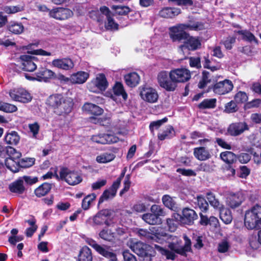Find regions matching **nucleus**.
Here are the masks:
<instances>
[{
  "instance_id": "nucleus-6",
  "label": "nucleus",
  "mask_w": 261,
  "mask_h": 261,
  "mask_svg": "<svg viewBox=\"0 0 261 261\" xmlns=\"http://www.w3.org/2000/svg\"><path fill=\"white\" fill-rule=\"evenodd\" d=\"M137 234L142 238L148 240H153L160 243H163L165 241L164 238L167 237L166 233H162L160 234L159 232V227H151L149 228V230L144 229H137Z\"/></svg>"
},
{
  "instance_id": "nucleus-53",
  "label": "nucleus",
  "mask_w": 261,
  "mask_h": 261,
  "mask_svg": "<svg viewBox=\"0 0 261 261\" xmlns=\"http://www.w3.org/2000/svg\"><path fill=\"white\" fill-rule=\"evenodd\" d=\"M96 198L95 194H89L85 197L82 201V208L84 210L89 208L91 202Z\"/></svg>"
},
{
  "instance_id": "nucleus-19",
  "label": "nucleus",
  "mask_w": 261,
  "mask_h": 261,
  "mask_svg": "<svg viewBox=\"0 0 261 261\" xmlns=\"http://www.w3.org/2000/svg\"><path fill=\"white\" fill-rule=\"evenodd\" d=\"M201 45V41L198 37L190 36L189 35L185 40L184 44L181 45L179 48L182 49L186 48L189 50L194 51L200 48Z\"/></svg>"
},
{
  "instance_id": "nucleus-24",
  "label": "nucleus",
  "mask_w": 261,
  "mask_h": 261,
  "mask_svg": "<svg viewBox=\"0 0 261 261\" xmlns=\"http://www.w3.org/2000/svg\"><path fill=\"white\" fill-rule=\"evenodd\" d=\"M100 11L102 14L106 15L107 19V23L106 27L107 29H117L118 24L115 23L113 18L112 17V14L109 9L106 7L103 6L100 8Z\"/></svg>"
},
{
  "instance_id": "nucleus-7",
  "label": "nucleus",
  "mask_w": 261,
  "mask_h": 261,
  "mask_svg": "<svg viewBox=\"0 0 261 261\" xmlns=\"http://www.w3.org/2000/svg\"><path fill=\"white\" fill-rule=\"evenodd\" d=\"M60 179L64 180L70 185L74 186L80 184L83 180L80 173L72 171L67 168H62L60 172Z\"/></svg>"
},
{
  "instance_id": "nucleus-14",
  "label": "nucleus",
  "mask_w": 261,
  "mask_h": 261,
  "mask_svg": "<svg viewBox=\"0 0 261 261\" xmlns=\"http://www.w3.org/2000/svg\"><path fill=\"white\" fill-rule=\"evenodd\" d=\"M140 95L143 100L149 103L156 102L159 98L156 90L149 86L140 88Z\"/></svg>"
},
{
  "instance_id": "nucleus-35",
  "label": "nucleus",
  "mask_w": 261,
  "mask_h": 261,
  "mask_svg": "<svg viewBox=\"0 0 261 261\" xmlns=\"http://www.w3.org/2000/svg\"><path fill=\"white\" fill-rule=\"evenodd\" d=\"M51 187V184L44 182L35 189V195L38 197L44 196L50 191Z\"/></svg>"
},
{
  "instance_id": "nucleus-61",
  "label": "nucleus",
  "mask_w": 261,
  "mask_h": 261,
  "mask_svg": "<svg viewBox=\"0 0 261 261\" xmlns=\"http://www.w3.org/2000/svg\"><path fill=\"white\" fill-rule=\"evenodd\" d=\"M238 110V107L236 102L231 100L225 105L224 112L226 113H233L236 112Z\"/></svg>"
},
{
  "instance_id": "nucleus-26",
  "label": "nucleus",
  "mask_w": 261,
  "mask_h": 261,
  "mask_svg": "<svg viewBox=\"0 0 261 261\" xmlns=\"http://www.w3.org/2000/svg\"><path fill=\"white\" fill-rule=\"evenodd\" d=\"M89 77L88 72L81 71L72 74L70 76V80L72 83L82 84L85 83Z\"/></svg>"
},
{
  "instance_id": "nucleus-55",
  "label": "nucleus",
  "mask_w": 261,
  "mask_h": 261,
  "mask_svg": "<svg viewBox=\"0 0 261 261\" xmlns=\"http://www.w3.org/2000/svg\"><path fill=\"white\" fill-rule=\"evenodd\" d=\"M163 204L170 209H173L175 207L176 203L174 199L168 195H164L162 197Z\"/></svg>"
},
{
  "instance_id": "nucleus-3",
  "label": "nucleus",
  "mask_w": 261,
  "mask_h": 261,
  "mask_svg": "<svg viewBox=\"0 0 261 261\" xmlns=\"http://www.w3.org/2000/svg\"><path fill=\"white\" fill-rule=\"evenodd\" d=\"M244 224L250 230L261 228V206L256 205L245 215Z\"/></svg>"
},
{
  "instance_id": "nucleus-38",
  "label": "nucleus",
  "mask_w": 261,
  "mask_h": 261,
  "mask_svg": "<svg viewBox=\"0 0 261 261\" xmlns=\"http://www.w3.org/2000/svg\"><path fill=\"white\" fill-rule=\"evenodd\" d=\"M19 161L14 160V158H8L5 161V165L8 169L13 172L19 171L20 167Z\"/></svg>"
},
{
  "instance_id": "nucleus-56",
  "label": "nucleus",
  "mask_w": 261,
  "mask_h": 261,
  "mask_svg": "<svg viewBox=\"0 0 261 261\" xmlns=\"http://www.w3.org/2000/svg\"><path fill=\"white\" fill-rule=\"evenodd\" d=\"M3 10L8 14H13L24 10V6L18 5L12 6H6Z\"/></svg>"
},
{
  "instance_id": "nucleus-25",
  "label": "nucleus",
  "mask_w": 261,
  "mask_h": 261,
  "mask_svg": "<svg viewBox=\"0 0 261 261\" xmlns=\"http://www.w3.org/2000/svg\"><path fill=\"white\" fill-rule=\"evenodd\" d=\"M56 77V73L52 70L42 68L37 73V81L47 82L49 80Z\"/></svg>"
},
{
  "instance_id": "nucleus-15",
  "label": "nucleus",
  "mask_w": 261,
  "mask_h": 261,
  "mask_svg": "<svg viewBox=\"0 0 261 261\" xmlns=\"http://www.w3.org/2000/svg\"><path fill=\"white\" fill-rule=\"evenodd\" d=\"M169 73L167 71L160 72L158 75V82L160 86L168 91H173L176 89L175 84L169 79Z\"/></svg>"
},
{
  "instance_id": "nucleus-46",
  "label": "nucleus",
  "mask_w": 261,
  "mask_h": 261,
  "mask_svg": "<svg viewBox=\"0 0 261 261\" xmlns=\"http://www.w3.org/2000/svg\"><path fill=\"white\" fill-rule=\"evenodd\" d=\"M174 136V131L172 126H169L165 130L158 134V138L163 141L166 139H170Z\"/></svg>"
},
{
  "instance_id": "nucleus-29",
  "label": "nucleus",
  "mask_w": 261,
  "mask_h": 261,
  "mask_svg": "<svg viewBox=\"0 0 261 261\" xmlns=\"http://www.w3.org/2000/svg\"><path fill=\"white\" fill-rule=\"evenodd\" d=\"M9 189L11 192L17 194H22L25 190V186L23 182V179L19 178L18 179L11 183L9 185Z\"/></svg>"
},
{
  "instance_id": "nucleus-51",
  "label": "nucleus",
  "mask_w": 261,
  "mask_h": 261,
  "mask_svg": "<svg viewBox=\"0 0 261 261\" xmlns=\"http://www.w3.org/2000/svg\"><path fill=\"white\" fill-rule=\"evenodd\" d=\"M87 242L88 245L93 248L97 252H98L99 254L103 255L106 254L107 250L105 249L103 247L98 244L96 241L92 239H89L87 241Z\"/></svg>"
},
{
  "instance_id": "nucleus-63",
  "label": "nucleus",
  "mask_w": 261,
  "mask_h": 261,
  "mask_svg": "<svg viewBox=\"0 0 261 261\" xmlns=\"http://www.w3.org/2000/svg\"><path fill=\"white\" fill-rule=\"evenodd\" d=\"M189 64L190 67L199 69L201 67L200 58L199 57H192L189 58Z\"/></svg>"
},
{
  "instance_id": "nucleus-12",
  "label": "nucleus",
  "mask_w": 261,
  "mask_h": 261,
  "mask_svg": "<svg viewBox=\"0 0 261 261\" xmlns=\"http://www.w3.org/2000/svg\"><path fill=\"white\" fill-rule=\"evenodd\" d=\"M20 59L21 62V67L23 70L33 72L37 67L39 61L35 56L29 55H23L20 56Z\"/></svg>"
},
{
  "instance_id": "nucleus-11",
  "label": "nucleus",
  "mask_w": 261,
  "mask_h": 261,
  "mask_svg": "<svg viewBox=\"0 0 261 261\" xmlns=\"http://www.w3.org/2000/svg\"><path fill=\"white\" fill-rule=\"evenodd\" d=\"M9 95L13 100L23 103L29 102L32 98L31 94L23 88L15 89L10 90Z\"/></svg>"
},
{
  "instance_id": "nucleus-58",
  "label": "nucleus",
  "mask_w": 261,
  "mask_h": 261,
  "mask_svg": "<svg viewBox=\"0 0 261 261\" xmlns=\"http://www.w3.org/2000/svg\"><path fill=\"white\" fill-rule=\"evenodd\" d=\"M238 34L242 36L243 39L249 41L257 42V40L255 36L250 32L246 30H241L237 32Z\"/></svg>"
},
{
  "instance_id": "nucleus-48",
  "label": "nucleus",
  "mask_w": 261,
  "mask_h": 261,
  "mask_svg": "<svg viewBox=\"0 0 261 261\" xmlns=\"http://www.w3.org/2000/svg\"><path fill=\"white\" fill-rule=\"evenodd\" d=\"M197 203L201 212H206L208 210V203L205 199L202 196L197 197Z\"/></svg>"
},
{
  "instance_id": "nucleus-31",
  "label": "nucleus",
  "mask_w": 261,
  "mask_h": 261,
  "mask_svg": "<svg viewBox=\"0 0 261 261\" xmlns=\"http://www.w3.org/2000/svg\"><path fill=\"white\" fill-rule=\"evenodd\" d=\"M113 95L112 98L114 99L115 96H122L124 100H126L127 98V94L125 92L122 83L116 82L113 87Z\"/></svg>"
},
{
  "instance_id": "nucleus-21",
  "label": "nucleus",
  "mask_w": 261,
  "mask_h": 261,
  "mask_svg": "<svg viewBox=\"0 0 261 261\" xmlns=\"http://www.w3.org/2000/svg\"><path fill=\"white\" fill-rule=\"evenodd\" d=\"M245 198L242 192L230 194L227 199V204L232 208L238 207L244 200Z\"/></svg>"
},
{
  "instance_id": "nucleus-39",
  "label": "nucleus",
  "mask_w": 261,
  "mask_h": 261,
  "mask_svg": "<svg viewBox=\"0 0 261 261\" xmlns=\"http://www.w3.org/2000/svg\"><path fill=\"white\" fill-rule=\"evenodd\" d=\"M142 219L147 223L150 225L160 224L161 220L158 218L153 213H146L142 215Z\"/></svg>"
},
{
  "instance_id": "nucleus-17",
  "label": "nucleus",
  "mask_w": 261,
  "mask_h": 261,
  "mask_svg": "<svg viewBox=\"0 0 261 261\" xmlns=\"http://www.w3.org/2000/svg\"><path fill=\"white\" fill-rule=\"evenodd\" d=\"M233 87L231 81L225 80L217 83L214 86V92L219 95H223L228 93L232 90Z\"/></svg>"
},
{
  "instance_id": "nucleus-59",
  "label": "nucleus",
  "mask_w": 261,
  "mask_h": 261,
  "mask_svg": "<svg viewBox=\"0 0 261 261\" xmlns=\"http://www.w3.org/2000/svg\"><path fill=\"white\" fill-rule=\"evenodd\" d=\"M150 211L157 216L158 218L166 215L164 210L161 206L156 204H153L151 206Z\"/></svg>"
},
{
  "instance_id": "nucleus-41",
  "label": "nucleus",
  "mask_w": 261,
  "mask_h": 261,
  "mask_svg": "<svg viewBox=\"0 0 261 261\" xmlns=\"http://www.w3.org/2000/svg\"><path fill=\"white\" fill-rule=\"evenodd\" d=\"M221 159L228 164H233L237 160L236 155L232 152L226 151L221 153Z\"/></svg>"
},
{
  "instance_id": "nucleus-64",
  "label": "nucleus",
  "mask_w": 261,
  "mask_h": 261,
  "mask_svg": "<svg viewBox=\"0 0 261 261\" xmlns=\"http://www.w3.org/2000/svg\"><path fill=\"white\" fill-rule=\"evenodd\" d=\"M236 42V37L229 36L223 41V44L227 49H231Z\"/></svg>"
},
{
  "instance_id": "nucleus-54",
  "label": "nucleus",
  "mask_w": 261,
  "mask_h": 261,
  "mask_svg": "<svg viewBox=\"0 0 261 261\" xmlns=\"http://www.w3.org/2000/svg\"><path fill=\"white\" fill-rule=\"evenodd\" d=\"M17 110V107L8 103L0 102V111L5 113H13Z\"/></svg>"
},
{
  "instance_id": "nucleus-34",
  "label": "nucleus",
  "mask_w": 261,
  "mask_h": 261,
  "mask_svg": "<svg viewBox=\"0 0 261 261\" xmlns=\"http://www.w3.org/2000/svg\"><path fill=\"white\" fill-rule=\"evenodd\" d=\"M126 84L130 87L137 86L140 81V77L136 72L129 73L124 76Z\"/></svg>"
},
{
  "instance_id": "nucleus-8",
  "label": "nucleus",
  "mask_w": 261,
  "mask_h": 261,
  "mask_svg": "<svg viewBox=\"0 0 261 261\" xmlns=\"http://www.w3.org/2000/svg\"><path fill=\"white\" fill-rule=\"evenodd\" d=\"M191 77L190 70L185 68L173 69L169 72V78L175 84L176 87L177 83L186 82L189 81Z\"/></svg>"
},
{
  "instance_id": "nucleus-49",
  "label": "nucleus",
  "mask_w": 261,
  "mask_h": 261,
  "mask_svg": "<svg viewBox=\"0 0 261 261\" xmlns=\"http://www.w3.org/2000/svg\"><path fill=\"white\" fill-rule=\"evenodd\" d=\"M216 103V98L205 99L199 105L200 109H212L215 107Z\"/></svg>"
},
{
  "instance_id": "nucleus-20",
  "label": "nucleus",
  "mask_w": 261,
  "mask_h": 261,
  "mask_svg": "<svg viewBox=\"0 0 261 261\" xmlns=\"http://www.w3.org/2000/svg\"><path fill=\"white\" fill-rule=\"evenodd\" d=\"M248 129V125L246 122L234 123L229 126L227 132L232 136H237Z\"/></svg>"
},
{
  "instance_id": "nucleus-30",
  "label": "nucleus",
  "mask_w": 261,
  "mask_h": 261,
  "mask_svg": "<svg viewBox=\"0 0 261 261\" xmlns=\"http://www.w3.org/2000/svg\"><path fill=\"white\" fill-rule=\"evenodd\" d=\"M108 131L115 134L123 136L127 134V131L125 129L123 122L120 121L112 122L110 129Z\"/></svg>"
},
{
  "instance_id": "nucleus-50",
  "label": "nucleus",
  "mask_w": 261,
  "mask_h": 261,
  "mask_svg": "<svg viewBox=\"0 0 261 261\" xmlns=\"http://www.w3.org/2000/svg\"><path fill=\"white\" fill-rule=\"evenodd\" d=\"M27 222L31 226V227L26 229L25 234L28 237H31L33 233L36 231L38 227L35 224L36 221L34 219L28 220L27 221Z\"/></svg>"
},
{
  "instance_id": "nucleus-62",
  "label": "nucleus",
  "mask_w": 261,
  "mask_h": 261,
  "mask_svg": "<svg viewBox=\"0 0 261 261\" xmlns=\"http://www.w3.org/2000/svg\"><path fill=\"white\" fill-rule=\"evenodd\" d=\"M19 162L21 168H29L34 164L35 159L34 158H24L22 159Z\"/></svg>"
},
{
  "instance_id": "nucleus-9",
  "label": "nucleus",
  "mask_w": 261,
  "mask_h": 261,
  "mask_svg": "<svg viewBox=\"0 0 261 261\" xmlns=\"http://www.w3.org/2000/svg\"><path fill=\"white\" fill-rule=\"evenodd\" d=\"M185 28L182 23L170 27L169 28V36L173 42H180L185 40L189 36V34L185 32Z\"/></svg>"
},
{
  "instance_id": "nucleus-57",
  "label": "nucleus",
  "mask_w": 261,
  "mask_h": 261,
  "mask_svg": "<svg viewBox=\"0 0 261 261\" xmlns=\"http://www.w3.org/2000/svg\"><path fill=\"white\" fill-rule=\"evenodd\" d=\"M112 9L116 14L119 15H125L130 11V9L126 6H113Z\"/></svg>"
},
{
  "instance_id": "nucleus-36",
  "label": "nucleus",
  "mask_w": 261,
  "mask_h": 261,
  "mask_svg": "<svg viewBox=\"0 0 261 261\" xmlns=\"http://www.w3.org/2000/svg\"><path fill=\"white\" fill-rule=\"evenodd\" d=\"M92 259L91 249L87 246L83 247L79 255V261H92Z\"/></svg>"
},
{
  "instance_id": "nucleus-44",
  "label": "nucleus",
  "mask_w": 261,
  "mask_h": 261,
  "mask_svg": "<svg viewBox=\"0 0 261 261\" xmlns=\"http://www.w3.org/2000/svg\"><path fill=\"white\" fill-rule=\"evenodd\" d=\"M212 79L210 72L206 71L202 72L201 80L198 83V87L200 89L204 88L207 84L212 82Z\"/></svg>"
},
{
  "instance_id": "nucleus-13",
  "label": "nucleus",
  "mask_w": 261,
  "mask_h": 261,
  "mask_svg": "<svg viewBox=\"0 0 261 261\" xmlns=\"http://www.w3.org/2000/svg\"><path fill=\"white\" fill-rule=\"evenodd\" d=\"M124 173H122L121 176L115 181L112 186L107 190H106L100 196L98 203H102L106 200H108L114 198L116 194L117 189L119 187L122 178L124 176Z\"/></svg>"
},
{
  "instance_id": "nucleus-10",
  "label": "nucleus",
  "mask_w": 261,
  "mask_h": 261,
  "mask_svg": "<svg viewBox=\"0 0 261 261\" xmlns=\"http://www.w3.org/2000/svg\"><path fill=\"white\" fill-rule=\"evenodd\" d=\"M111 215V211L109 209H103L98 212L92 218L93 226H101L103 224L109 226V218Z\"/></svg>"
},
{
  "instance_id": "nucleus-32",
  "label": "nucleus",
  "mask_w": 261,
  "mask_h": 261,
  "mask_svg": "<svg viewBox=\"0 0 261 261\" xmlns=\"http://www.w3.org/2000/svg\"><path fill=\"white\" fill-rule=\"evenodd\" d=\"M206 198L210 204L214 207V209L218 210L222 207L223 205L216 198L214 193L208 192L206 193Z\"/></svg>"
},
{
  "instance_id": "nucleus-16",
  "label": "nucleus",
  "mask_w": 261,
  "mask_h": 261,
  "mask_svg": "<svg viewBox=\"0 0 261 261\" xmlns=\"http://www.w3.org/2000/svg\"><path fill=\"white\" fill-rule=\"evenodd\" d=\"M49 15L56 19L63 20L71 17L73 12L69 9L59 7L50 10Z\"/></svg>"
},
{
  "instance_id": "nucleus-22",
  "label": "nucleus",
  "mask_w": 261,
  "mask_h": 261,
  "mask_svg": "<svg viewBox=\"0 0 261 261\" xmlns=\"http://www.w3.org/2000/svg\"><path fill=\"white\" fill-rule=\"evenodd\" d=\"M198 218V215L192 209L185 208L182 211L181 219L184 223L190 225Z\"/></svg>"
},
{
  "instance_id": "nucleus-5",
  "label": "nucleus",
  "mask_w": 261,
  "mask_h": 261,
  "mask_svg": "<svg viewBox=\"0 0 261 261\" xmlns=\"http://www.w3.org/2000/svg\"><path fill=\"white\" fill-rule=\"evenodd\" d=\"M108 82L103 73L97 74L95 77L88 83V90L95 93H100L105 91L108 87Z\"/></svg>"
},
{
  "instance_id": "nucleus-47",
  "label": "nucleus",
  "mask_w": 261,
  "mask_h": 261,
  "mask_svg": "<svg viewBox=\"0 0 261 261\" xmlns=\"http://www.w3.org/2000/svg\"><path fill=\"white\" fill-rule=\"evenodd\" d=\"M182 24L184 25L186 30L198 31L203 29V25L201 23L197 21H189L187 23Z\"/></svg>"
},
{
  "instance_id": "nucleus-2",
  "label": "nucleus",
  "mask_w": 261,
  "mask_h": 261,
  "mask_svg": "<svg viewBox=\"0 0 261 261\" xmlns=\"http://www.w3.org/2000/svg\"><path fill=\"white\" fill-rule=\"evenodd\" d=\"M185 245L180 246L177 244L171 243L169 244L168 247L171 251L165 249L158 245H154V249L162 254L165 255L168 259L174 260L175 258V253L181 255H186L187 252L191 250V241L187 236H184Z\"/></svg>"
},
{
  "instance_id": "nucleus-52",
  "label": "nucleus",
  "mask_w": 261,
  "mask_h": 261,
  "mask_svg": "<svg viewBox=\"0 0 261 261\" xmlns=\"http://www.w3.org/2000/svg\"><path fill=\"white\" fill-rule=\"evenodd\" d=\"M99 236L102 239L109 242L113 241L114 238V233L105 229H103L99 232Z\"/></svg>"
},
{
  "instance_id": "nucleus-37",
  "label": "nucleus",
  "mask_w": 261,
  "mask_h": 261,
  "mask_svg": "<svg viewBox=\"0 0 261 261\" xmlns=\"http://www.w3.org/2000/svg\"><path fill=\"white\" fill-rule=\"evenodd\" d=\"M20 140V137L18 133L15 131H12L7 133L5 137L6 143L9 145H16Z\"/></svg>"
},
{
  "instance_id": "nucleus-28",
  "label": "nucleus",
  "mask_w": 261,
  "mask_h": 261,
  "mask_svg": "<svg viewBox=\"0 0 261 261\" xmlns=\"http://www.w3.org/2000/svg\"><path fill=\"white\" fill-rule=\"evenodd\" d=\"M83 112L89 114H102L103 110L99 106L92 103H86L82 108Z\"/></svg>"
},
{
  "instance_id": "nucleus-23",
  "label": "nucleus",
  "mask_w": 261,
  "mask_h": 261,
  "mask_svg": "<svg viewBox=\"0 0 261 261\" xmlns=\"http://www.w3.org/2000/svg\"><path fill=\"white\" fill-rule=\"evenodd\" d=\"M193 153L195 157L199 161H205L212 156L210 150L204 146L195 148Z\"/></svg>"
},
{
  "instance_id": "nucleus-18",
  "label": "nucleus",
  "mask_w": 261,
  "mask_h": 261,
  "mask_svg": "<svg viewBox=\"0 0 261 261\" xmlns=\"http://www.w3.org/2000/svg\"><path fill=\"white\" fill-rule=\"evenodd\" d=\"M53 67L64 70H69L74 67V63L69 58H61L54 59L51 62Z\"/></svg>"
},
{
  "instance_id": "nucleus-4",
  "label": "nucleus",
  "mask_w": 261,
  "mask_h": 261,
  "mask_svg": "<svg viewBox=\"0 0 261 261\" xmlns=\"http://www.w3.org/2000/svg\"><path fill=\"white\" fill-rule=\"evenodd\" d=\"M127 246L138 255L142 257L141 261H152L151 256H154V246H151L141 242H134L130 240L127 243Z\"/></svg>"
},
{
  "instance_id": "nucleus-1",
  "label": "nucleus",
  "mask_w": 261,
  "mask_h": 261,
  "mask_svg": "<svg viewBox=\"0 0 261 261\" xmlns=\"http://www.w3.org/2000/svg\"><path fill=\"white\" fill-rule=\"evenodd\" d=\"M49 108L55 113L61 112L66 114L71 112L73 106V99L70 97H64L62 94L50 95L46 100Z\"/></svg>"
},
{
  "instance_id": "nucleus-42",
  "label": "nucleus",
  "mask_w": 261,
  "mask_h": 261,
  "mask_svg": "<svg viewBox=\"0 0 261 261\" xmlns=\"http://www.w3.org/2000/svg\"><path fill=\"white\" fill-rule=\"evenodd\" d=\"M115 158V155L113 153L105 152L97 155L96 161L101 164H105L113 161Z\"/></svg>"
},
{
  "instance_id": "nucleus-33",
  "label": "nucleus",
  "mask_w": 261,
  "mask_h": 261,
  "mask_svg": "<svg viewBox=\"0 0 261 261\" xmlns=\"http://www.w3.org/2000/svg\"><path fill=\"white\" fill-rule=\"evenodd\" d=\"M218 210L220 212V218L221 220L226 224L230 223L232 220L230 210L225 208L224 205H222V207Z\"/></svg>"
},
{
  "instance_id": "nucleus-45",
  "label": "nucleus",
  "mask_w": 261,
  "mask_h": 261,
  "mask_svg": "<svg viewBox=\"0 0 261 261\" xmlns=\"http://www.w3.org/2000/svg\"><path fill=\"white\" fill-rule=\"evenodd\" d=\"M9 31L15 34H20L23 32L24 27L21 23L11 22L9 25Z\"/></svg>"
},
{
  "instance_id": "nucleus-40",
  "label": "nucleus",
  "mask_w": 261,
  "mask_h": 261,
  "mask_svg": "<svg viewBox=\"0 0 261 261\" xmlns=\"http://www.w3.org/2000/svg\"><path fill=\"white\" fill-rule=\"evenodd\" d=\"M119 139L115 135L111 134H101L100 144H112L118 142Z\"/></svg>"
},
{
  "instance_id": "nucleus-27",
  "label": "nucleus",
  "mask_w": 261,
  "mask_h": 261,
  "mask_svg": "<svg viewBox=\"0 0 261 261\" xmlns=\"http://www.w3.org/2000/svg\"><path fill=\"white\" fill-rule=\"evenodd\" d=\"M180 13V10L176 8L166 7L159 12V15L163 18H173Z\"/></svg>"
},
{
  "instance_id": "nucleus-60",
  "label": "nucleus",
  "mask_w": 261,
  "mask_h": 261,
  "mask_svg": "<svg viewBox=\"0 0 261 261\" xmlns=\"http://www.w3.org/2000/svg\"><path fill=\"white\" fill-rule=\"evenodd\" d=\"M167 118L165 117L162 119L151 122L149 125V129L151 133L154 135V130L158 129L162 124L167 122Z\"/></svg>"
},
{
  "instance_id": "nucleus-43",
  "label": "nucleus",
  "mask_w": 261,
  "mask_h": 261,
  "mask_svg": "<svg viewBox=\"0 0 261 261\" xmlns=\"http://www.w3.org/2000/svg\"><path fill=\"white\" fill-rule=\"evenodd\" d=\"M96 117H92L90 118L91 121L94 123H99L100 125L109 127V129L111 126L112 123L110 122V119L106 118L103 115V117H98L101 115H95Z\"/></svg>"
}]
</instances>
